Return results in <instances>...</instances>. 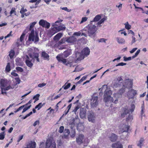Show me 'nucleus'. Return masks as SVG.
<instances>
[{
  "label": "nucleus",
  "instance_id": "nucleus-1",
  "mask_svg": "<svg viewBox=\"0 0 148 148\" xmlns=\"http://www.w3.org/2000/svg\"><path fill=\"white\" fill-rule=\"evenodd\" d=\"M97 30V28L95 25H91L88 24L86 27V29L85 28L83 29L82 36H84L86 37L88 36L94 38L95 36V32Z\"/></svg>",
  "mask_w": 148,
  "mask_h": 148
},
{
  "label": "nucleus",
  "instance_id": "nucleus-2",
  "mask_svg": "<svg viewBox=\"0 0 148 148\" xmlns=\"http://www.w3.org/2000/svg\"><path fill=\"white\" fill-rule=\"evenodd\" d=\"M29 56L30 58H29L28 56H26V59L25 63L28 66L31 68L33 65V64L31 62L32 60L36 59L37 62H40L39 59L38 58L39 54L37 53L34 52L32 54L29 53Z\"/></svg>",
  "mask_w": 148,
  "mask_h": 148
},
{
  "label": "nucleus",
  "instance_id": "nucleus-3",
  "mask_svg": "<svg viewBox=\"0 0 148 148\" xmlns=\"http://www.w3.org/2000/svg\"><path fill=\"white\" fill-rule=\"evenodd\" d=\"M90 50L89 48L86 47L84 48L82 51V53H75L76 58H77V60L80 61L84 58V56H87L89 55Z\"/></svg>",
  "mask_w": 148,
  "mask_h": 148
},
{
  "label": "nucleus",
  "instance_id": "nucleus-4",
  "mask_svg": "<svg viewBox=\"0 0 148 148\" xmlns=\"http://www.w3.org/2000/svg\"><path fill=\"white\" fill-rule=\"evenodd\" d=\"M101 90V92L99 95H102L103 91L104 90V95L103 97H108L110 96L112 94V91L111 90H109L107 88V85H103L102 87L99 89V90Z\"/></svg>",
  "mask_w": 148,
  "mask_h": 148
},
{
  "label": "nucleus",
  "instance_id": "nucleus-5",
  "mask_svg": "<svg viewBox=\"0 0 148 148\" xmlns=\"http://www.w3.org/2000/svg\"><path fill=\"white\" fill-rule=\"evenodd\" d=\"M40 148H56V143H52L50 140H47L45 146L44 143L42 142L40 144Z\"/></svg>",
  "mask_w": 148,
  "mask_h": 148
},
{
  "label": "nucleus",
  "instance_id": "nucleus-6",
  "mask_svg": "<svg viewBox=\"0 0 148 148\" xmlns=\"http://www.w3.org/2000/svg\"><path fill=\"white\" fill-rule=\"evenodd\" d=\"M34 40H35V42H38L39 41L38 33L36 32L35 35L34 30H32L29 35L28 40L33 42Z\"/></svg>",
  "mask_w": 148,
  "mask_h": 148
},
{
  "label": "nucleus",
  "instance_id": "nucleus-7",
  "mask_svg": "<svg viewBox=\"0 0 148 148\" xmlns=\"http://www.w3.org/2000/svg\"><path fill=\"white\" fill-rule=\"evenodd\" d=\"M129 128V126L125 125L122 129L121 131V138L125 139L127 137Z\"/></svg>",
  "mask_w": 148,
  "mask_h": 148
},
{
  "label": "nucleus",
  "instance_id": "nucleus-8",
  "mask_svg": "<svg viewBox=\"0 0 148 148\" xmlns=\"http://www.w3.org/2000/svg\"><path fill=\"white\" fill-rule=\"evenodd\" d=\"M123 80L122 77H119L116 79L114 80L113 86L115 88L120 87L122 85L123 86Z\"/></svg>",
  "mask_w": 148,
  "mask_h": 148
},
{
  "label": "nucleus",
  "instance_id": "nucleus-9",
  "mask_svg": "<svg viewBox=\"0 0 148 148\" xmlns=\"http://www.w3.org/2000/svg\"><path fill=\"white\" fill-rule=\"evenodd\" d=\"M96 115L92 111H89L87 112V118L89 122L94 123L95 121Z\"/></svg>",
  "mask_w": 148,
  "mask_h": 148
},
{
  "label": "nucleus",
  "instance_id": "nucleus-10",
  "mask_svg": "<svg viewBox=\"0 0 148 148\" xmlns=\"http://www.w3.org/2000/svg\"><path fill=\"white\" fill-rule=\"evenodd\" d=\"M98 103V97L96 96H93L91 99V105L92 107H96Z\"/></svg>",
  "mask_w": 148,
  "mask_h": 148
},
{
  "label": "nucleus",
  "instance_id": "nucleus-11",
  "mask_svg": "<svg viewBox=\"0 0 148 148\" xmlns=\"http://www.w3.org/2000/svg\"><path fill=\"white\" fill-rule=\"evenodd\" d=\"M79 116L82 119L86 118V110L84 108H81L80 109Z\"/></svg>",
  "mask_w": 148,
  "mask_h": 148
},
{
  "label": "nucleus",
  "instance_id": "nucleus-12",
  "mask_svg": "<svg viewBox=\"0 0 148 148\" xmlns=\"http://www.w3.org/2000/svg\"><path fill=\"white\" fill-rule=\"evenodd\" d=\"M57 60L59 62H62L63 64H65L66 66H68V64L69 65L70 67H71V63L67 62V63H66V59L63 58L62 57H60V55H58L56 56V57Z\"/></svg>",
  "mask_w": 148,
  "mask_h": 148
},
{
  "label": "nucleus",
  "instance_id": "nucleus-13",
  "mask_svg": "<svg viewBox=\"0 0 148 148\" xmlns=\"http://www.w3.org/2000/svg\"><path fill=\"white\" fill-rule=\"evenodd\" d=\"M132 83L129 80H126L123 84V87L130 89L132 88Z\"/></svg>",
  "mask_w": 148,
  "mask_h": 148
},
{
  "label": "nucleus",
  "instance_id": "nucleus-14",
  "mask_svg": "<svg viewBox=\"0 0 148 148\" xmlns=\"http://www.w3.org/2000/svg\"><path fill=\"white\" fill-rule=\"evenodd\" d=\"M103 101L106 103H111L113 102L114 99L110 96L108 97H103Z\"/></svg>",
  "mask_w": 148,
  "mask_h": 148
},
{
  "label": "nucleus",
  "instance_id": "nucleus-15",
  "mask_svg": "<svg viewBox=\"0 0 148 148\" xmlns=\"http://www.w3.org/2000/svg\"><path fill=\"white\" fill-rule=\"evenodd\" d=\"M84 135L83 134H80L77 138H76V141L79 144H80L84 142Z\"/></svg>",
  "mask_w": 148,
  "mask_h": 148
},
{
  "label": "nucleus",
  "instance_id": "nucleus-16",
  "mask_svg": "<svg viewBox=\"0 0 148 148\" xmlns=\"http://www.w3.org/2000/svg\"><path fill=\"white\" fill-rule=\"evenodd\" d=\"M36 23V22H34L30 23L29 27H27L25 29V32L26 33H27L29 31H32V30H34L33 28Z\"/></svg>",
  "mask_w": 148,
  "mask_h": 148
},
{
  "label": "nucleus",
  "instance_id": "nucleus-17",
  "mask_svg": "<svg viewBox=\"0 0 148 148\" xmlns=\"http://www.w3.org/2000/svg\"><path fill=\"white\" fill-rule=\"evenodd\" d=\"M25 35V34L23 33L20 37V39H18L17 40V41L16 42V45L17 46H18L19 45L21 44L20 42H22L23 40L24 36Z\"/></svg>",
  "mask_w": 148,
  "mask_h": 148
},
{
  "label": "nucleus",
  "instance_id": "nucleus-18",
  "mask_svg": "<svg viewBox=\"0 0 148 148\" xmlns=\"http://www.w3.org/2000/svg\"><path fill=\"white\" fill-rule=\"evenodd\" d=\"M76 40V38L74 36H71L66 39V42L68 43H73Z\"/></svg>",
  "mask_w": 148,
  "mask_h": 148
},
{
  "label": "nucleus",
  "instance_id": "nucleus-19",
  "mask_svg": "<svg viewBox=\"0 0 148 148\" xmlns=\"http://www.w3.org/2000/svg\"><path fill=\"white\" fill-rule=\"evenodd\" d=\"M123 87L119 90L118 93L115 94V96H119V97H121L122 94L125 91V88Z\"/></svg>",
  "mask_w": 148,
  "mask_h": 148
},
{
  "label": "nucleus",
  "instance_id": "nucleus-20",
  "mask_svg": "<svg viewBox=\"0 0 148 148\" xmlns=\"http://www.w3.org/2000/svg\"><path fill=\"white\" fill-rule=\"evenodd\" d=\"M112 146V148H123L122 145L119 142L113 144Z\"/></svg>",
  "mask_w": 148,
  "mask_h": 148
},
{
  "label": "nucleus",
  "instance_id": "nucleus-21",
  "mask_svg": "<svg viewBox=\"0 0 148 148\" xmlns=\"http://www.w3.org/2000/svg\"><path fill=\"white\" fill-rule=\"evenodd\" d=\"M36 143L35 142L30 141L27 145L26 148H35Z\"/></svg>",
  "mask_w": 148,
  "mask_h": 148
},
{
  "label": "nucleus",
  "instance_id": "nucleus-22",
  "mask_svg": "<svg viewBox=\"0 0 148 148\" xmlns=\"http://www.w3.org/2000/svg\"><path fill=\"white\" fill-rule=\"evenodd\" d=\"M136 90H135L133 89L131 90H130L128 92V94H131V96L129 97V98H133L136 95Z\"/></svg>",
  "mask_w": 148,
  "mask_h": 148
},
{
  "label": "nucleus",
  "instance_id": "nucleus-23",
  "mask_svg": "<svg viewBox=\"0 0 148 148\" xmlns=\"http://www.w3.org/2000/svg\"><path fill=\"white\" fill-rule=\"evenodd\" d=\"M62 36V34L61 33H58L54 37V41L57 42Z\"/></svg>",
  "mask_w": 148,
  "mask_h": 148
},
{
  "label": "nucleus",
  "instance_id": "nucleus-24",
  "mask_svg": "<svg viewBox=\"0 0 148 148\" xmlns=\"http://www.w3.org/2000/svg\"><path fill=\"white\" fill-rule=\"evenodd\" d=\"M41 57H43L45 60H49V56L45 51L42 52L41 53Z\"/></svg>",
  "mask_w": 148,
  "mask_h": 148
},
{
  "label": "nucleus",
  "instance_id": "nucleus-25",
  "mask_svg": "<svg viewBox=\"0 0 148 148\" xmlns=\"http://www.w3.org/2000/svg\"><path fill=\"white\" fill-rule=\"evenodd\" d=\"M117 138V136L114 134H112L110 137V140L112 142L115 141Z\"/></svg>",
  "mask_w": 148,
  "mask_h": 148
},
{
  "label": "nucleus",
  "instance_id": "nucleus-26",
  "mask_svg": "<svg viewBox=\"0 0 148 148\" xmlns=\"http://www.w3.org/2000/svg\"><path fill=\"white\" fill-rule=\"evenodd\" d=\"M70 133V131L69 129H65L64 131L63 137L65 138H67Z\"/></svg>",
  "mask_w": 148,
  "mask_h": 148
},
{
  "label": "nucleus",
  "instance_id": "nucleus-27",
  "mask_svg": "<svg viewBox=\"0 0 148 148\" xmlns=\"http://www.w3.org/2000/svg\"><path fill=\"white\" fill-rule=\"evenodd\" d=\"M75 119H73L72 120V122L70 123L69 126L70 127L71 130L75 129Z\"/></svg>",
  "mask_w": 148,
  "mask_h": 148
},
{
  "label": "nucleus",
  "instance_id": "nucleus-28",
  "mask_svg": "<svg viewBox=\"0 0 148 148\" xmlns=\"http://www.w3.org/2000/svg\"><path fill=\"white\" fill-rule=\"evenodd\" d=\"M69 81V80H68L64 85L62 86V88H63L65 90L68 89L70 87L71 85V83H67Z\"/></svg>",
  "mask_w": 148,
  "mask_h": 148
},
{
  "label": "nucleus",
  "instance_id": "nucleus-29",
  "mask_svg": "<svg viewBox=\"0 0 148 148\" xmlns=\"http://www.w3.org/2000/svg\"><path fill=\"white\" fill-rule=\"evenodd\" d=\"M65 27H62L59 26L57 27H55L54 28L56 30H57V32L60 31L61 30H64L65 29Z\"/></svg>",
  "mask_w": 148,
  "mask_h": 148
},
{
  "label": "nucleus",
  "instance_id": "nucleus-30",
  "mask_svg": "<svg viewBox=\"0 0 148 148\" xmlns=\"http://www.w3.org/2000/svg\"><path fill=\"white\" fill-rule=\"evenodd\" d=\"M116 39L118 42L119 44H124L125 42V40L123 38L117 37L116 38Z\"/></svg>",
  "mask_w": 148,
  "mask_h": 148
},
{
  "label": "nucleus",
  "instance_id": "nucleus-31",
  "mask_svg": "<svg viewBox=\"0 0 148 148\" xmlns=\"http://www.w3.org/2000/svg\"><path fill=\"white\" fill-rule=\"evenodd\" d=\"M129 111H130L127 109L125 108L123 112L121 114V116L123 118L125 117V115L129 113Z\"/></svg>",
  "mask_w": 148,
  "mask_h": 148
},
{
  "label": "nucleus",
  "instance_id": "nucleus-32",
  "mask_svg": "<svg viewBox=\"0 0 148 148\" xmlns=\"http://www.w3.org/2000/svg\"><path fill=\"white\" fill-rule=\"evenodd\" d=\"M101 16L100 15H97L94 18L93 21H92L91 22H97L101 18Z\"/></svg>",
  "mask_w": 148,
  "mask_h": 148
},
{
  "label": "nucleus",
  "instance_id": "nucleus-33",
  "mask_svg": "<svg viewBox=\"0 0 148 148\" xmlns=\"http://www.w3.org/2000/svg\"><path fill=\"white\" fill-rule=\"evenodd\" d=\"M15 55V51L12 49L9 52V56L10 59H12Z\"/></svg>",
  "mask_w": 148,
  "mask_h": 148
},
{
  "label": "nucleus",
  "instance_id": "nucleus-34",
  "mask_svg": "<svg viewBox=\"0 0 148 148\" xmlns=\"http://www.w3.org/2000/svg\"><path fill=\"white\" fill-rule=\"evenodd\" d=\"M46 23V21L43 20H41L39 22V24L43 27L45 26V24Z\"/></svg>",
  "mask_w": 148,
  "mask_h": 148
},
{
  "label": "nucleus",
  "instance_id": "nucleus-35",
  "mask_svg": "<svg viewBox=\"0 0 148 148\" xmlns=\"http://www.w3.org/2000/svg\"><path fill=\"white\" fill-rule=\"evenodd\" d=\"M143 139L142 138H141L138 141V143L137 144V146L139 147L140 148H141L142 147V145H143Z\"/></svg>",
  "mask_w": 148,
  "mask_h": 148
},
{
  "label": "nucleus",
  "instance_id": "nucleus-36",
  "mask_svg": "<svg viewBox=\"0 0 148 148\" xmlns=\"http://www.w3.org/2000/svg\"><path fill=\"white\" fill-rule=\"evenodd\" d=\"M62 57L64 58H67L70 55V52L68 51H66L64 52L62 54Z\"/></svg>",
  "mask_w": 148,
  "mask_h": 148
},
{
  "label": "nucleus",
  "instance_id": "nucleus-37",
  "mask_svg": "<svg viewBox=\"0 0 148 148\" xmlns=\"http://www.w3.org/2000/svg\"><path fill=\"white\" fill-rule=\"evenodd\" d=\"M11 70L10 66V63L8 62L6 66L5 71L7 72H9Z\"/></svg>",
  "mask_w": 148,
  "mask_h": 148
},
{
  "label": "nucleus",
  "instance_id": "nucleus-38",
  "mask_svg": "<svg viewBox=\"0 0 148 148\" xmlns=\"http://www.w3.org/2000/svg\"><path fill=\"white\" fill-rule=\"evenodd\" d=\"M106 20V19L104 17L101 19L99 22H98L97 24V25H99V27H101V25H100L101 24L103 23Z\"/></svg>",
  "mask_w": 148,
  "mask_h": 148
},
{
  "label": "nucleus",
  "instance_id": "nucleus-39",
  "mask_svg": "<svg viewBox=\"0 0 148 148\" xmlns=\"http://www.w3.org/2000/svg\"><path fill=\"white\" fill-rule=\"evenodd\" d=\"M45 104V103L42 104L41 103H39L38 105L35 107V109L38 108V110H40L41 108Z\"/></svg>",
  "mask_w": 148,
  "mask_h": 148
},
{
  "label": "nucleus",
  "instance_id": "nucleus-40",
  "mask_svg": "<svg viewBox=\"0 0 148 148\" xmlns=\"http://www.w3.org/2000/svg\"><path fill=\"white\" fill-rule=\"evenodd\" d=\"M124 25H125V27L126 29L129 30L131 28V26L129 24L128 22H127Z\"/></svg>",
  "mask_w": 148,
  "mask_h": 148
},
{
  "label": "nucleus",
  "instance_id": "nucleus-41",
  "mask_svg": "<svg viewBox=\"0 0 148 148\" xmlns=\"http://www.w3.org/2000/svg\"><path fill=\"white\" fill-rule=\"evenodd\" d=\"M5 132H3L0 133V140H3L4 139L5 136Z\"/></svg>",
  "mask_w": 148,
  "mask_h": 148
},
{
  "label": "nucleus",
  "instance_id": "nucleus-42",
  "mask_svg": "<svg viewBox=\"0 0 148 148\" xmlns=\"http://www.w3.org/2000/svg\"><path fill=\"white\" fill-rule=\"evenodd\" d=\"M66 38H63L59 42V43L60 44H61L64 43L66 41Z\"/></svg>",
  "mask_w": 148,
  "mask_h": 148
},
{
  "label": "nucleus",
  "instance_id": "nucleus-43",
  "mask_svg": "<svg viewBox=\"0 0 148 148\" xmlns=\"http://www.w3.org/2000/svg\"><path fill=\"white\" fill-rule=\"evenodd\" d=\"M82 30L80 31L74 32L73 34V35L76 36H80V35L82 36Z\"/></svg>",
  "mask_w": 148,
  "mask_h": 148
},
{
  "label": "nucleus",
  "instance_id": "nucleus-44",
  "mask_svg": "<svg viewBox=\"0 0 148 148\" xmlns=\"http://www.w3.org/2000/svg\"><path fill=\"white\" fill-rule=\"evenodd\" d=\"M80 106L79 105L75 107L73 112L75 114H76L77 111L80 108Z\"/></svg>",
  "mask_w": 148,
  "mask_h": 148
},
{
  "label": "nucleus",
  "instance_id": "nucleus-45",
  "mask_svg": "<svg viewBox=\"0 0 148 148\" xmlns=\"http://www.w3.org/2000/svg\"><path fill=\"white\" fill-rule=\"evenodd\" d=\"M40 96V95L39 94H38L33 97V99H35L36 101H37L39 100V98Z\"/></svg>",
  "mask_w": 148,
  "mask_h": 148
},
{
  "label": "nucleus",
  "instance_id": "nucleus-46",
  "mask_svg": "<svg viewBox=\"0 0 148 148\" xmlns=\"http://www.w3.org/2000/svg\"><path fill=\"white\" fill-rule=\"evenodd\" d=\"M107 39L104 38H101L98 39V41L99 42H104L106 43V41Z\"/></svg>",
  "mask_w": 148,
  "mask_h": 148
},
{
  "label": "nucleus",
  "instance_id": "nucleus-47",
  "mask_svg": "<svg viewBox=\"0 0 148 148\" xmlns=\"http://www.w3.org/2000/svg\"><path fill=\"white\" fill-rule=\"evenodd\" d=\"M31 105H30L28 106L27 107H25V108L23 109V111L22 112V113H23L25 112L27 110H28L29 109V108H30V107L31 106Z\"/></svg>",
  "mask_w": 148,
  "mask_h": 148
},
{
  "label": "nucleus",
  "instance_id": "nucleus-48",
  "mask_svg": "<svg viewBox=\"0 0 148 148\" xmlns=\"http://www.w3.org/2000/svg\"><path fill=\"white\" fill-rule=\"evenodd\" d=\"M71 136L72 137H74L75 136V130L73 129L71 130Z\"/></svg>",
  "mask_w": 148,
  "mask_h": 148
},
{
  "label": "nucleus",
  "instance_id": "nucleus-49",
  "mask_svg": "<svg viewBox=\"0 0 148 148\" xmlns=\"http://www.w3.org/2000/svg\"><path fill=\"white\" fill-rule=\"evenodd\" d=\"M15 8H12V9H11V10L10 12V16H11V15L13 14V13H14V14L15 15H16V11L15 10Z\"/></svg>",
  "mask_w": 148,
  "mask_h": 148
},
{
  "label": "nucleus",
  "instance_id": "nucleus-50",
  "mask_svg": "<svg viewBox=\"0 0 148 148\" xmlns=\"http://www.w3.org/2000/svg\"><path fill=\"white\" fill-rule=\"evenodd\" d=\"M133 119V116L132 115H129L128 117L126 119V121L132 120Z\"/></svg>",
  "mask_w": 148,
  "mask_h": 148
},
{
  "label": "nucleus",
  "instance_id": "nucleus-51",
  "mask_svg": "<svg viewBox=\"0 0 148 148\" xmlns=\"http://www.w3.org/2000/svg\"><path fill=\"white\" fill-rule=\"evenodd\" d=\"M123 58L124 59V61H130L131 60H132V57H129L127 58L125 56H124Z\"/></svg>",
  "mask_w": 148,
  "mask_h": 148
},
{
  "label": "nucleus",
  "instance_id": "nucleus-52",
  "mask_svg": "<svg viewBox=\"0 0 148 148\" xmlns=\"http://www.w3.org/2000/svg\"><path fill=\"white\" fill-rule=\"evenodd\" d=\"M135 108L134 105V104H132L131 105V108L130 110V112L131 113L133 112L134 111Z\"/></svg>",
  "mask_w": 148,
  "mask_h": 148
},
{
  "label": "nucleus",
  "instance_id": "nucleus-53",
  "mask_svg": "<svg viewBox=\"0 0 148 148\" xmlns=\"http://www.w3.org/2000/svg\"><path fill=\"white\" fill-rule=\"evenodd\" d=\"M16 70L18 71L21 72H22L23 71V70L22 68L20 67H16Z\"/></svg>",
  "mask_w": 148,
  "mask_h": 148
},
{
  "label": "nucleus",
  "instance_id": "nucleus-54",
  "mask_svg": "<svg viewBox=\"0 0 148 148\" xmlns=\"http://www.w3.org/2000/svg\"><path fill=\"white\" fill-rule=\"evenodd\" d=\"M64 127L63 126H61L60 127L59 132L60 133H62L64 132Z\"/></svg>",
  "mask_w": 148,
  "mask_h": 148
},
{
  "label": "nucleus",
  "instance_id": "nucleus-55",
  "mask_svg": "<svg viewBox=\"0 0 148 148\" xmlns=\"http://www.w3.org/2000/svg\"><path fill=\"white\" fill-rule=\"evenodd\" d=\"M88 19V18L86 17H83L82 18V21L80 23H82L83 22L86 21Z\"/></svg>",
  "mask_w": 148,
  "mask_h": 148
},
{
  "label": "nucleus",
  "instance_id": "nucleus-56",
  "mask_svg": "<svg viewBox=\"0 0 148 148\" xmlns=\"http://www.w3.org/2000/svg\"><path fill=\"white\" fill-rule=\"evenodd\" d=\"M0 83L1 86H4L5 81L3 79H2L1 80Z\"/></svg>",
  "mask_w": 148,
  "mask_h": 148
},
{
  "label": "nucleus",
  "instance_id": "nucleus-57",
  "mask_svg": "<svg viewBox=\"0 0 148 148\" xmlns=\"http://www.w3.org/2000/svg\"><path fill=\"white\" fill-rule=\"evenodd\" d=\"M14 87H12L11 86H9L6 87L5 88H4V90L5 91V90H9L11 89H13Z\"/></svg>",
  "mask_w": 148,
  "mask_h": 148
},
{
  "label": "nucleus",
  "instance_id": "nucleus-58",
  "mask_svg": "<svg viewBox=\"0 0 148 148\" xmlns=\"http://www.w3.org/2000/svg\"><path fill=\"white\" fill-rule=\"evenodd\" d=\"M126 63H125L123 62H121L118 63V64H116L115 66H123L126 64Z\"/></svg>",
  "mask_w": 148,
  "mask_h": 148
},
{
  "label": "nucleus",
  "instance_id": "nucleus-59",
  "mask_svg": "<svg viewBox=\"0 0 148 148\" xmlns=\"http://www.w3.org/2000/svg\"><path fill=\"white\" fill-rule=\"evenodd\" d=\"M50 26V23L46 21V23L45 24V26L44 27H45L46 28H47V29H48L49 28Z\"/></svg>",
  "mask_w": 148,
  "mask_h": 148
},
{
  "label": "nucleus",
  "instance_id": "nucleus-60",
  "mask_svg": "<svg viewBox=\"0 0 148 148\" xmlns=\"http://www.w3.org/2000/svg\"><path fill=\"white\" fill-rule=\"evenodd\" d=\"M46 85V84H45L44 83H40L38 85V86L39 87H42L45 86Z\"/></svg>",
  "mask_w": 148,
  "mask_h": 148
},
{
  "label": "nucleus",
  "instance_id": "nucleus-61",
  "mask_svg": "<svg viewBox=\"0 0 148 148\" xmlns=\"http://www.w3.org/2000/svg\"><path fill=\"white\" fill-rule=\"evenodd\" d=\"M87 78V76H84L79 80L82 83L83 81L86 80Z\"/></svg>",
  "mask_w": 148,
  "mask_h": 148
},
{
  "label": "nucleus",
  "instance_id": "nucleus-62",
  "mask_svg": "<svg viewBox=\"0 0 148 148\" xmlns=\"http://www.w3.org/2000/svg\"><path fill=\"white\" fill-rule=\"evenodd\" d=\"M39 121L38 120L36 121L33 124V125L34 126H35L37 125H38L39 124Z\"/></svg>",
  "mask_w": 148,
  "mask_h": 148
},
{
  "label": "nucleus",
  "instance_id": "nucleus-63",
  "mask_svg": "<svg viewBox=\"0 0 148 148\" xmlns=\"http://www.w3.org/2000/svg\"><path fill=\"white\" fill-rule=\"evenodd\" d=\"M15 79L17 82V83L16 84H19L20 83L21 80L19 78H15Z\"/></svg>",
  "mask_w": 148,
  "mask_h": 148
},
{
  "label": "nucleus",
  "instance_id": "nucleus-64",
  "mask_svg": "<svg viewBox=\"0 0 148 148\" xmlns=\"http://www.w3.org/2000/svg\"><path fill=\"white\" fill-rule=\"evenodd\" d=\"M137 49V48H135L132 49L131 51H130V52L131 53H134Z\"/></svg>",
  "mask_w": 148,
  "mask_h": 148
}]
</instances>
